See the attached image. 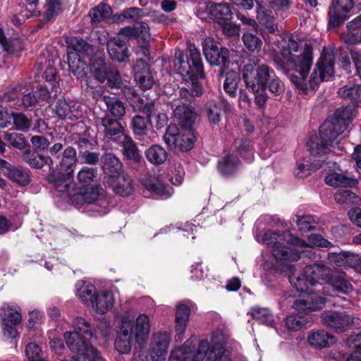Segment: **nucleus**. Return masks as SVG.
<instances>
[{
    "instance_id": "f257e3e1",
    "label": "nucleus",
    "mask_w": 361,
    "mask_h": 361,
    "mask_svg": "<svg viewBox=\"0 0 361 361\" xmlns=\"http://www.w3.org/2000/svg\"><path fill=\"white\" fill-rule=\"evenodd\" d=\"M285 46L281 54L283 59L290 63L298 75H291L290 81L302 92L307 90L308 84L312 89L316 88L326 78H330L334 73V56L330 48L324 49L316 63V68L312 73L307 81V75L312 63V49L309 44H305L302 52L299 56L293 53L298 51V44L293 36L285 39Z\"/></svg>"
},
{
    "instance_id": "f03ea898",
    "label": "nucleus",
    "mask_w": 361,
    "mask_h": 361,
    "mask_svg": "<svg viewBox=\"0 0 361 361\" xmlns=\"http://www.w3.org/2000/svg\"><path fill=\"white\" fill-rule=\"evenodd\" d=\"M264 243L271 247V253L279 262H295L300 259L301 252L310 259L316 255L310 247H331L332 243L319 234H311L307 242L294 237L288 231H267L262 237Z\"/></svg>"
},
{
    "instance_id": "7ed1b4c3",
    "label": "nucleus",
    "mask_w": 361,
    "mask_h": 361,
    "mask_svg": "<svg viewBox=\"0 0 361 361\" xmlns=\"http://www.w3.org/2000/svg\"><path fill=\"white\" fill-rule=\"evenodd\" d=\"M357 109L354 105H348L336 109L332 116L328 118L321 126L319 135L312 137L307 142L310 154L315 157L334 152L337 137L344 133L349 123L357 114Z\"/></svg>"
},
{
    "instance_id": "20e7f679",
    "label": "nucleus",
    "mask_w": 361,
    "mask_h": 361,
    "mask_svg": "<svg viewBox=\"0 0 361 361\" xmlns=\"http://www.w3.org/2000/svg\"><path fill=\"white\" fill-rule=\"evenodd\" d=\"M189 51V56H185L180 50H176L174 66L185 80L180 90V97L192 102L203 94V87L197 80L204 78V73L200 53L195 47H190Z\"/></svg>"
},
{
    "instance_id": "39448f33",
    "label": "nucleus",
    "mask_w": 361,
    "mask_h": 361,
    "mask_svg": "<svg viewBox=\"0 0 361 361\" xmlns=\"http://www.w3.org/2000/svg\"><path fill=\"white\" fill-rule=\"evenodd\" d=\"M214 345L210 346L206 340L200 342L198 348L191 340H188L180 346L171 353L169 361H216L223 354L222 345L226 343L225 336L221 332H215L212 337Z\"/></svg>"
},
{
    "instance_id": "423d86ee",
    "label": "nucleus",
    "mask_w": 361,
    "mask_h": 361,
    "mask_svg": "<svg viewBox=\"0 0 361 361\" xmlns=\"http://www.w3.org/2000/svg\"><path fill=\"white\" fill-rule=\"evenodd\" d=\"M289 281L298 292L309 293L303 295L302 298L294 302V307L299 313L306 311H317L322 308L324 305V299L316 293L309 290L310 281L307 277L304 276V271L301 276L293 274L289 276Z\"/></svg>"
},
{
    "instance_id": "0eeeda50",
    "label": "nucleus",
    "mask_w": 361,
    "mask_h": 361,
    "mask_svg": "<svg viewBox=\"0 0 361 361\" xmlns=\"http://www.w3.org/2000/svg\"><path fill=\"white\" fill-rule=\"evenodd\" d=\"M64 338L69 349L76 353L75 361H104L98 350L89 343L91 338L86 335L73 331L66 332Z\"/></svg>"
},
{
    "instance_id": "6e6552de",
    "label": "nucleus",
    "mask_w": 361,
    "mask_h": 361,
    "mask_svg": "<svg viewBox=\"0 0 361 361\" xmlns=\"http://www.w3.org/2000/svg\"><path fill=\"white\" fill-rule=\"evenodd\" d=\"M274 72L266 64L247 63L243 69V78L247 88L254 92L264 90Z\"/></svg>"
},
{
    "instance_id": "1a4fd4ad",
    "label": "nucleus",
    "mask_w": 361,
    "mask_h": 361,
    "mask_svg": "<svg viewBox=\"0 0 361 361\" xmlns=\"http://www.w3.org/2000/svg\"><path fill=\"white\" fill-rule=\"evenodd\" d=\"M203 51L209 63L221 66L220 75L223 76L224 69L228 68L230 63L228 50L226 48H221L219 50L214 41L207 38L203 42Z\"/></svg>"
},
{
    "instance_id": "9d476101",
    "label": "nucleus",
    "mask_w": 361,
    "mask_h": 361,
    "mask_svg": "<svg viewBox=\"0 0 361 361\" xmlns=\"http://www.w3.org/2000/svg\"><path fill=\"white\" fill-rule=\"evenodd\" d=\"M354 317L345 311L327 312L322 314L323 324L338 334L345 332L354 324Z\"/></svg>"
},
{
    "instance_id": "9b49d317",
    "label": "nucleus",
    "mask_w": 361,
    "mask_h": 361,
    "mask_svg": "<svg viewBox=\"0 0 361 361\" xmlns=\"http://www.w3.org/2000/svg\"><path fill=\"white\" fill-rule=\"evenodd\" d=\"M133 326L131 319L126 315L121 318L120 331L115 341V348L121 354H129L132 348Z\"/></svg>"
},
{
    "instance_id": "f8f14e48",
    "label": "nucleus",
    "mask_w": 361,
    "mask_h": 361,
    "mask_svg": "<svg viewBox=\"0 0 361 361\" xmlns=\"http://www.w3.org/2000/svg\"><path fill=\"white\" fill-rule=\"evenodd\" d=\"M47 179L49 183L53 184L60 195H66L70 199L75 200V195L77 192L72 188L73 175L51 171Z\"/></svg>"
},
{
    "instance_id": "ddd939ff",
    "label": "nucleus",
    "mask_w": 361,
    "mask_h": 361,
    "mask_svg": "<svg viewBox=\"0 0 361 361\" xmlns=\"http://www.w3.org/2000/svg\"><path fill=\"white\" fill-rule=\"evenodd\" d=\"M0 169L11 181L18 186H25L30 182V173L27 169L11 165L0 159Z\"/></svg>"
},
{
    "instance_id": "4468645a",
    "label": "nucleus",
    "mask_w": 361,
    "mask_h": 361,
    "mask_svg": "<svg viewBox=\"0 0 361 361\" xmlns=\"http://www.w3.org/2000/svg\"><path fill=\"white\" fill-rule=\"evenodd\" d=\"M102 188L100 187H92L87 188L85 189L80 190L77 192L75 195V201H83L87 204L94 203L95 204L102 207V209H98L97 211L101 214H105V208L108 204L107 200L104 198L102 193Z\"/></svg>"
},
{
    "instance_id": "2eb2a0df",
    "label": "nucleus",
    "mask_w": 361,
    "mask_h": 361,
    "mask_svg": "<svg viewBox=\"0 0 361 361\" xmlns=\"http://www.w3.org/2000/svg\"><path fill=\"white\" fill-rule=\"evenodd\" d=\"M170 338L167 333H157L152 337L149 355L152 361H164L169 349Z\"/></svg>"
},
{
    "instance_id": "dca6fc26",
    "label": "nucleus",
    "mask_w": 361,
    "mask_h": 361,
    "mask_svg": "<svg viewBox=\"0 0 361 361\" xmlns=\"http://www.w3.org/2000/svg\"><path fill=\"white\" fill-rule=\"evenodd\" d=\"M134 78L143 90L151 89L154 84V78L149 65L144 60L137 59L134 67Z\"/></svg>"
},
{
    "instance_id": "f3484780",
    "label": "nucleus",
    "mask_w": 361,
    "mask_h": 361,
    "mask_svg": "<svg viewBox=\"0 0 361 361\" xmlns=\"http://www.w3.org/2000/svg\"><path fill=\"white\" fill-rule=\"evenodd\" d=\"M122 147L123 157L133 163H139L142 159V154L133 138L128 134L121 135L116 139V142Z\"/></svg>"
},
{
    "instance_id": "a211bd4d",
    "label": "nucleus",
    "mask_w": 361,
    "mask_h": 361,
    "mask_svg": "<svg viewBox=\"0 0 361 361\" xmlns=\"http://www.w3.org/2000/svg\"><path fill=\"white\" fill-rule=\"evenodd\" d=\"M77 163L76 150L72 147H66L62 152L59 164L56 169L53 166L52 172H59L73 175L75 166Z\"/></svg>"
},
{
    "instance_id": "6ab92c4d",
    "label": "nucleus",
    "mask_w": 361,
    "mask_h": 361,
    "mask_svg": "<svg viewBox=\"0 0 361 361\" xmlns=\"http://www.w3.org/2000/svg\"><path fill=\"white\" fill-rule=\"evenodd\" d=\"M326 283L329 284L333 290L337 293L347 295L353 289L349 278L345 273L341 271L329 272Z\"/></svg>"
},
{
    "instance_id": "aec40b11",
    "label": "nucleus",
    "mask_w": 361,
    "mask_h": 361,
    "mask_svg": "<svg viewBox=\"0 0 361 361\" xmlns=\"http://www.w3.org/2000/svg\"><path fill=\"white\" fill-rule=\"evenodd\" d=\"M307 341L310 346L315 349L329 348L334 345L336 342V338L332 334L321 329L312 331L309 333Z\"/></svg>"
},
{
    "instance_id": "412c9836",
    "label": "nucleus",
    "mask_w": 361,
    "mask_h": 361,
    "mask_svg": "<svg viewBox=\"0 0 361 361\" xmlns=\"http://www.w3.org/2000/svg\"><path fill=\"white\" fill-rule=\"evenodd\" d=\"M173 116L182 128L192 129L197 114L191 106L182 104L178 105L173 110Z\"/></svg>"
},
{
    "instance_id": "4be33fe9",
    "label": "nucleus",
    "mask_w": 361,
    "mask_h": 361,
    "mask_svg": "<svg viewBox=\"0 0 361 361\" xmlns=\"http://www.w3.org/2000/svg\"><path fill=\"white\" fill-rule=\"evenodd\" d=\"M100 125L103 127V132L106 137L111 138L114 142L121 135H125L124 128L120 121L111 118L109 114H105L99 118Z\"/></svg>"
},
{
    "instance_id": "5701e85b",
    "label": "nucleus",
    "mask_w": 361,
    "mask_h": 361,
    "mask_svg": "<svg viewBox=\"0 0 361 361\" xmlns=\"http://www.w3.org/2000/svg\"><path fill=\"white\" fill-rule=\"evenodd\" d=\"M133 331L132 334L134 335L136 342L139 345L145 343L147 339L149 330V318L145 314H140L134 323L131 321Z\"/></svg>"
},
{
    "instance_id": "b1692460",
    "label": "nucleus",
    "mask_w": 361,
    "mask_h": 361,
    "mask_svg": "<svg viewBox=\"0 0 361 361\" xmlns=\"http://www.w3.org/2000/svg\"><path fill=\"white\" fill-rule=\"evenodd\" d=\"M257 19L259 23L264 27L267 32L274 33L278 31L272 11L259 1H257Z\"/></svg>"
},
{
    "instance_id": "393cba45",
    "label": "nucleus",
    "mask_w": 361,
    "mask_h": 361,
    "mask_svg": "<svg viewBox=\"0 0 361 361\" xmlns=\"http://www.w3.org/2000/svg\"><path fill=\"white\" fill-rule=\"evenodd\" d=\"M107 51L113 61L123 62L128 55V47L126 42L119 37L111 38L106 44Z\"/></svg>"
},
{
    "instance_id": "a878e982",
    "label": "nucleus",
    "mask_w": 361,
    "mask_h": 361,
    "mask_svg": "<svg viewBox=\"0 0 361 361\" xmlns=\"http://www.w3.org/2000/svg\"><path fill=\"white\" fill-rule=\"evenodd\" d=\"M67 56L69 69L73 74L77 78H85L89 70L85 58L76 52H67Z\"/></svg>"
},
{
    "instance_id": "bb28decb",
    "label": "nucleus",
    "mask_w": 361,
    "mask_h": 361,
    "mask_svg": "<svg viewBox=\"0 0 361 361\" xmlns=\"http://www.w3.org/2000/svg\"><path fill=\"white\" fill-rule=\"evenodd\" d=\"M303 271L304 276L307 277L311 286H314L320 281L326 282L330 272L328 267L320 264L306 266Z\"/></svg>"
},
{
    "instance_id": "cd10ccee",
    "label": "nucleus",
    "mask_w": 361,
    "mask_h": 361,
    "mask_svg": "<svg viewBox=\"0 0 361 361\" xmlns=\"http://www.w3.org/2000/svg\"><path fill=\"white\" fill-rule=\"evenodd\" d=\"M114 298L109 291L97 292L92 300L91 306L98 314L106 313L114 305Z\"/></svg>"
},
{
    "instance_id": "c85d7f7f",
    "label": "nucleus",
    "mask_w": 361,
    "mask_h": 361,
    "mask_svg": "<svg viewBox=\"0 0 361 361\" xmlns=\"http://www.w3.org/2000/svg\"><path fill=\"white\" fill-rule=\"evenodd\" d=\"M190 314V307L184 304H179L176 313V338L181 341L185 331V328Z\"/></svg>"
},
{
    "instance_id": "c756f323",
    "label": "nucleus",
    "mask_w": 361,
    "mask_h": 361,
    "mask_svg": "<svg viewBox=\"0 0 361 361\" xmlns=\"http://www.w3.org/2000/svg\"><path fill=\"white\" fill-rule=\"evenodd\" d=\"M89 61V71L91 75L99 82H104L111 66H108L104 59L102 57L90 59Z\"/></svg>"
},
{
    "instance_id": "7c9ffc66",
    "label": "nucleus",
    "mask_w": 361,
    "mask_h": 361,
    "mask_svg": "<svg viewBox=\"0 0 361 361\" xmlns=\"http://www.w3.org/2000/svg\"><path fill=\"white\" fill-rule=\"evenodd\" d=\"M102 169L111 178L118 177L122 172L123 164L120 159L111 153H106L102 157Z\"/></svg>"
},
{
    "instance_id": "2f4dec72",
    "label": "nucleus",
    "mask_w": 361,
    "mask_h": 361,
    "mask_svg": "<svg viewBox=\"0 0 361 361\" xmlns=\"http://www.w3.org/2000/svg\"><path fill=\"white\" fill-rule=\"evenodd\" d=\"M150 121L140 115H135L133 117L130 123L131 128L134 135L139 140L149 142V140L145 137L149 132L147 126Z\"/></svg>"
},
{
    "instance_id": "473e14b6",
    "label": "nucleus",
    "mask_w": 361,
    "mask_h": 361,
    "mask_svg": "<svg viewBox=\"0 0 361 361\" xmlns=\"http://www.w3.org/2000/svg\"><path fill=\"white\" fill-rule=\"evenodd\" d=\"M125 95L127 99H130V96L135 99L133 104V107L135 109L139 110L146 114V118L151 120L152 114L154 111V104L152 102L143 103V99L130 87H127L124 91Z\"/></svg>"
},
{
    "instance_id": "72a5a7b5",
    "label": "nucleus",
    "mask_w": 361,
    "mask_h": 361,
    "mask_svg": "<svg viewBox=\"0 0 361 361\" xmlns=\"http://www.w3.org/2000/svg\"><path fill=\"white\" fill-rule=\"evenodd\" d=\"M67 43L69 49L68 52H76L82 57L89 58L94 52L93 47L81 38H70Z\"/></svg>"
},
{
    "instance_id": "f704fd0d",
    "label": "nucleus",
    "mask_w": 361,
    "mask_h": 361,
    "mask_svg": "<svg viewBox=\"0 0 361 361\" xmlns=\"http://www.w3.org/2000/svg\"><path fill=\"white\" fill-rule=\"evenodd\" d=\"M75 288L78 297L83 302L91 305L97 293L94 286L90 282L80 281L76 283Z\"/></svg>"
},
{
    "instance_id": "c9c22d12",
    "label": "nucleus",
    "mask_w": 361,
    "mask_h": 361,
    "mask_svg": "<svg viewBox=\"0 0 361 361\" xmlns=\"http://www.w3.org/2000/svg\"><path fill=\"white\" fill-rule=\"evenodd\" d=\"M229 106L228 103L224 101H211L207 107V114L210 124L217 125L221 121V112L222 109H226Z\"/></svg>"
},
{
    "instance_id": "e433bc0d",
    "label": "nucleus",
    "mask_w": 361,
    "mask_h": 361,
    "mask_svg": "<svg viewBox=\"0 0 361 361\" xmlns=\"http://www.w3.org/2000/svg\"><path fill=\"white\" fill-rule=\"evenodd\" d=\"M23 159L32 168L41 169L44 164H47L50 170L53 169V159L50 157H43L37 153L27 151L24 153Z\"/></svg>"
},
{
    "instance_id": "4c0bfd02",
    "label": "nucleus",
    "mask_w": 361,
    "mask_h": 361,
    "mask_svg": "<svg viewBox=\"0 0 361 361\" xmlns=\"http://www.w3.org/2000/svg\"><path fill=\"white\" fill-rule=\"evenodd\" d=\"M337 93L340 97L357 104L361 99V85H346L339 88Z\"/></svg>"
},
{
    "instance_id": "58836bf2",
    "label": "nucleus",
    "mask_w": 361,
    "mask_h": 361,
    "mask_svg": "<svg viewBox=\"0 0 361 361\" xmlns=\"http://www.w3.org/2000/svg\"><path fill=\"white\" fill-rule=\"evenodd\" d=\"M145 156L151 164L160 165L166 160L168 154L161 146L154 145L145 151Z\"/></svg>"
},
{
    "instance_id": "ea45409f",
    "label": "nucleus",
    "mask_w": 361,
    "mask_h": 361,
    "mask_svg": "<svg viewBox=\"0 0 361 361\" xmlns=\"http://www.w3.org/2000/svg\"><path fill=\"white\" fill-rule=\"evenodd\" d=\"M113 190L121 196H128L134 190L132 179L128 174H121L118 177L117 183L113 185Z\"/></svg>"
},
{
    "instance_id": "a19ab883",
    "label": "nucleus",
    "mask_w": 361,
    "mask_h": 361,
    "mask_svg": "<svg viewBox=\"0 0 361 361\" xmlns=\"http://www.w3.org/2000/svg\"><path fill=\"white\" fill-rule=\"evenodd\" d=\"M239 164L238 157L229 154L219 161L218 170L223 176H228L235 173Z\"/></svg>"
},
{
    "instance_id": "79ce46f5",
    "label": "nucleus",
    "mask_w": 361,
    "mask_h": 361,
    "mask_svg": "<svg viewBox=\"0 0 361 361\" xmlns=\"http://www.w3.org/2000/svg\"><path fill=\"white\" fill-rule=\"evenodd\" d=\"M107 111L114 116L121 118L126 114V106L123 102L116 97L104 96L102 99Z\"/></svg>"
},
{
    "instance_id": "37998d69",
    "label": "nucleus",
    "mask_w": 361,
    "mask_h": 361,
    "mask_svg": "<svg viewBox=\"0 0 361 361\" xmlns=\"http://www.w3.org/2000/svg\"><path fill=\"white\" fill-rule=\"evenodd\" d=\"M97 175V171L95 169L87 166L82 167L77 175V180L80 190L85 189L92 185Z\"/></svg>"
},
{
    "instance_id": "c03bdc74",
    "label": "nucleus",
    "mask_w": 361,
    "mask_h": 361,
    "mask_svg": "<svg viewBox=\"0 0 361 361\" xmlns=\"http://www.w3.org/2000/svg\"><path fill=\"white\" fill-rule=\"evenodd\" d=\"M59 92V85L56 84H44L40 85L36 90L35 94L38 100L44 101L47 103L53 102L57 96Z\"/></svg>"
},
{
    "instance_id": "a18cd8bd",
    "label": "nucleus",
    "mask_w": 361,
    "mask_h": 361,
    "mask_svg": "<svg viewBox=\"0 0 361 361\" xmlns=\"http://www.w3.org/2000/svg\"><path fill=\"white\" fill-rule=\"evenodd\" d=\"M112 14L111 8L105 3H101L90 11L92 23H99L109 18Z\"/></svg>"
},
{
    "instance_id": "49530a36",
    "label": "nucleus",
    "mask_w": 361,
    "mask_h": 361,
    "mask_svg": "<svg viewBox=\"0 0 361 361\" xmlns=\"http://www.w3.org/2000/svg\"><path fill=\"white\" fill-rule=\"evenodd\" d=\"M195 140L196 137L192 129L183 128L176 149L184 152L189 151L192 148Z\"/></svg>"
},
{
    "instance_id": "de8ad7c7",
    "label": "nucleus",
    "mask_w": 361,
    "mask_h": 361,
    "mask_svg": "<svg viewBox=\"0 0 361 361\" xmlns=\"http://www.w3.org/2000/svg\"><path fill=\"white\" fill-rule=\"evenodd\" d=\"M142 16V10L136 7L124 9L121 13H116L113 16L114 22L123 23L125 21H135Z\"/></svg>"
},
{
    "instance_id": "09e8293b",
    "label": "nucleus",
    "mask_w": 361,
    "mask_h": 361,
    "mask_svg": "<svg viewBox=\"0 0 361 361\" xmlns=\"http://www.w3.org/2000/svg\"><path fill=\"white\" fill-rule=\"evenodd\" d=\"M311 319L312 317L307 314L304 316L290 315L286 319V326L290 331H298L310 322Z\"/></svg>"
},
{
    "instance_id": "8fccbe9b",
    "label": "nucleus",
    "mask_w": 361,
    "mask_h": 361,
    "mask_svg": "<svg viewBox=\"0 0 361 361\" xmlns=\"http://www.w3.org/2000/svg\"><path fill=\"white\" fill-rule=\"evenodd\" d=\"M325 183L333 187H346L351 185L353 179L338 173H331L325 178Z\"/></svg>"
},
{
    "instance_id": "3c124183",
    "label": "nucleus",
    "mask_w": 361,
    "mask_h": 361,
    "mask_svg": "<svg viewBox=\"0 0 361 361\" xmlns=\"http://www.w3.org/2000/svg\"><path fill=\"white\" fill-rule=\"evenodd\" d=\"M0 314L4 323L10 322L13 325H16L21 321V314L18 310L9 305L1 307Z\"/></svg>"
},
{
    "instance_id": "603ef678",
    "label": "nucleus",
    "mask_w": 361,
    "mask_h": 361,
    "mask_svg": "<svg viewBox=\"0 0 361 361\" xmlns=\"http://www.w3.org/2000/svg\"><path fill=\"white\" fill-rule=\"evenodd\" d=\"M144 185L149 191L161 197L166 198L170 196L169 191L166 190L164 184L158 179L153 178L145 180Z\"/></svg>"
},
{
    "instance_id": "864d4df0",
    "label": "nucleus",
    "mask_w": 361,
    "mask_h": 361,
    "mask_svg": "<svg viewBox=\"0 0 361 361\" xmlns=\"http://www.w3.org/2000/svg\"><path fill=\"white\" fill-rule=\"evenodd\" d=\"M320 164L310 163L307 159H303L297 164L296 176L300 178L310 176L312 171L321 167Z\"/></svg>"
},
{
    "instance_id": "5fc2aeb1",
    "label": "nucleus",
    "mask_w": 361,
    "mask_h": 361,
    "mask_svg": "<svg viewBox=\"0 0 361 361\" xmlns=\"http://www.w3.org/2000/svg\"><path fill=\"white\" fill-rule=\"evenodd\" d=\"M251 314L253 318L260 323L267 326H271L274 324V316L270 310L267 308L254 307L251 310Z\"/></svg>"
},
{
    "instance_id": "6e6d98bb",
    "label": "nucleus",
    "mask_w": 361,
    "mask_h": 361,
    "mask_svg": "<svg viewBox=\"0 0 361 361\" xmlns=\"http://www.w3.org/2000/svg\"><path fill=\"white\" fill-rule=\"evenodd\" d=\"M225 77L224 90L231 97H235L237 92L238 75L234 71H229L226 73Z\"/></svg>"
},
{
    "instance_id": "4d7b16f0",
    "label": "nucleus",
    "mask_w": 361,
    "mask_h": 361,
    "mask_svg": "<svg viewBox=\"0 0 361 361\" xmlns=\"http://www.w3.org/2000/svg\"><path fill=\"white\" fill-rule=\"evenodd\" d=\"M243 41L244 45L247 47V49L250 51H257L261 50L262 42V40L255 35L250 32L248 30L245 32L243 35Z\"/></svg>"
},
{
    "instance_id": "13d9d810",
    "label": "nucleus",
    "mask_w": 361,
    "mask_h": 361,
    "mask_svg": "<svg viewBox=\"0 0 361 361\" xmlns=\"http://www.w3.org/2000/svg\"><path fill=\"white\" fill-rule=\"evenodd\" d=\"M73 327L78 331L80 334L86 335L88 338H92L93 329L90 324L85 319L82 317H77L73 321Z\"/></svg>"
},
{
    "instance_id": "bf43d9fd",
    "label": "nucleus",
    "mask_w": 361,
    "mask_h": 361,
    "mask_svg": "<svg viewBox=\"0 0 361 361\" xmlns=\"http://www.w3.org/2000/svg\"><path fill=\"white\" fill-rule=\"evenodd\" d=\"M180 133L176 125H170L164 135V141L170 147L176 149L177 143Z\"/></svg>"
},
{
    "instance_id": "052dcab7",
    "label": "nucleus",
    "mask_w": 361,
    "mask_h": 361,
    "mask_svg": "<svg viewBox=\"0 0 361 361\" xmlns=\"http://www.w3.org/2000/svg\"><path fill=\"white\" fill-rule=\"evenodd\" d=\"M317 219L311 215L298 216L296 224L300 231L307 232L315 228Z\"/></svg>"
},
{
    "instance_id": "680f3d73",
    "label": "nucleus",
    "mask_w": 361,
    "mask_h": 361,
    "mask_svg": "<svg viewBox=\"0 0 361 361\" xmlns=\"http://www.w3.org/2000/svg\"><path fill=\"white\" fill-rule=\"evenodd\" d=\"M211 13L219 20L228 19L231 16L230 7L226 4H214L211 5Z\"/></svg>"
},
{
    "instance_id": "e2e57ef3",
    "label": "nucleus",
    "mask_w": 361,
    "mask_h": 361,
    "mask_svg": "<svg viewBox=\"0 0 361 361\" xmlns=\"http://www.w3.org/2000/svg\"><path fill=\"white\" fill-rule=\"evenodd\" d=\"M55 113L60 118L70 120L71 115H73L71 104L65 99H59L55 106Z\"/></svg>"
},
{
    "instance_id": "0e129e2a",
    "label": "nucleus",
    "mask_w": 361,
    "mask_h": 361,
    "mask_svg": "<svg viewBox=\"0 0 361 361\" xmlns=\"http://www.w3.org/2000/svg\"><path fill=\"white\" fill-rule=\"evenodd\" d=\"M346 27L347 31L342 36L344 42L349 44L361 43V30L359 28L350 29L347 26Z\"/></svg>"
},
{
    "instance_id": "69168bd1",
    "label": "nucleus",
    "mask_w": 361,
    "mask_h": 361,
    "mask_svg": "<svg viewBox=\"0 0 361 361\" xmlns=\"http://www.w3.org/2000/svg\"><path fill=\"white\" fill-rule=\"evenodd\" d=\"M16 128L20 131H27L31 126V121L24 114H12Z\"/></svg>"
},
{
    "instance_id": "338daca9",
    "label": "nucleus",
    "mask_w": 361,
    "mask_h": 361,
    "mask_svg": "<svg viewBox=\"0 0 361 361\" xmlns=\"http://www.w3.org/2000/svg\"><path fill=\"white\" fill-rule=\"evenodd\" d=\"M335 200L340 204L354 203L356 195L350 190H340L336 192Z\"/></svg>"
},
{
    "instance_id": "774afa93",
    "label": "nucleus",
    "mask_w": 361,
    "mask_h": 361,
    "mask_svg": "<svg viewBox=\"0 0 361 361\" xmlns=\"http://www.w3.org/2000/svg\"><path fill=\"white\" fill-rule=\"evenodd\" d=\"M6 140L15 148L23 149L27 146L23 135L17 133H8Z\"/></svg>"
}]
</instances>
